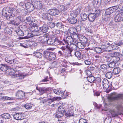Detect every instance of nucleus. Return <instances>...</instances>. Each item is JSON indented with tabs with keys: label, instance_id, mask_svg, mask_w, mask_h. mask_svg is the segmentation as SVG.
<instances>
[{
	"label": "nucleus",
	"instance_id": "obj_30",
	"mask_svg": "<svg viewBox=\"0 0 123 123\" xmlns=\"http://www.w3.org/2000/svg\"><path fill=\"white\" fill-rule=\"evenodd\" d=\"M111 7L107 9L105 11V14L106 15H109L111 14L114 12V10Z\"/></svg>",
	"mask_w": 123,
	"mask_h": 123
},
{
	"label": "nucleus",
	"instance_id": "obj_50",
	"mask_svg": "<svg viewBox=\"0 0 123 123\" xmlns=\"http://www.w3.org/2000/svg\"><path fill=\"white\" fill-rule=\"evenodd\" d=\"M94 14L96 17L99 16L100 14V10H96L95 12L93 13Z\"/></svg>",
	"mask_w": 123,
	"mask_h": 123
},
{
	"label": "nucleus",
	"instance_id": "obj_33",
	"mask_svg": "<svg viewBox=\"0 0 123 123\" xmlns=\"http://www.w3.org/2000/svg\"><path fill=\"white\" fill-rule=\"evenodd\" d=\"M80 17L81 19L83 21H85L88 18V16L86 13H83L80 14Z\"/></svg>",
	"mask_w": 123,
	"mask_h": 123
},
{
	"label": "nucleus",
	"instance_id": "obj_53",
	"mask_svg": "<svg viewBox=\"0 0 123 123\" xmlns=\"http://www.w3.org/2000/svg\"><path fill=\"white\" fill-rule=\"evenodd\" d=\"M15 31L19 36H22L24 35L23 32L20 30L16 31Z\"/></svg>",
	"mask_w": 123,
	"mask_h": 123
},
{
	"label": "nucleus",
	"instance_id": "obj_60",
	"mask_svg": "<svg viewBox=\"0 0 123 123\" xmlns=\"http://www.w3.org/2000/svg\"><path fill=\"white\" fill-rule=\"evenodd\" d=\"M79 123H87L86 120L83 118L80 119L79 121Z\"/></svg>",
	"mask_w": 123,
	"mask_h": 123
},
{
	"label": "nucleus",
	"instance_id": "obj_41",
	"mask_svg": "<svg viewBox=\"0 0 123 123\" xmlns=\"http://www.w3.org/2000/svg\"><path fill=\"white\" fill-rule=\"evenodd\" d=\"M8 70L9 75H12L14 77V75L15 74H14V73H15V71L14 69L13 68H9Z\"/></svg>",
	"mask_w": 123,
	"mask_h": 123
},
{
	"label": "nucleus",
	"instance_id": "obj_46",
	"mask_svg": "<svg viewBox=\"0 0 123 123\" xmlns=\"http://www.w3.org/2000/svg\"><path fill=\"white\" fill-rule=\"evenodd\" d=\"M32 105L30 103H28L24 105V107L25 108L27 109H31L32 107Z\"/></svg>",
	"mask_w": 123,
	"mask_h": 123
},
{
	"label": "nucleus",
	"instance_id": "obj_25",
	"mask_svg": "<svg viewBox=\"0 0 123 123\" xmlns=\"http://www.w3.org/2000/svg\"><path fill=\"white\" fill-rule=\"evenodd\" d=\"M101 2V0H94L93 4L94 6L98 7L100 6Z\"/></svg>",
	"mask_w": 123,
	"mask_h": 123
},
{
	"label": "nucleus",
	"instance_id": "obj_52",
	"mask_svg": "<svg viewBox=\"0 0 123 123\" xmlns=\"http://www.w3.org/2000/svg\"><path fill=\"white\" fill-rule=\"evenodd\" d=\"M36 3L37 5V7L38 9H41L42 7V6L40 3V1H37V2H35V4Z\"/></svg>",
	"mask_w": 123,
	"mask_h": 123
},
{
	"label": "nucleus",
	"instance_id": "obj_12",
	"mask_svg": "<svg viewBox=\"0 0 123 123\" xmlns=\"http://www.w3.org/2000/svg\"><path fill=\"white\" fill-rule=\"evenodd\" d=\"M68 31L70 33L72 34L73 36H75L77 34V30L74 27H70L69 28Z\"/></svg>",
	"mask_w": 123,
	"mask_h": 123
},
{
	"label": "nucleus",
	"instance_id": "obj_38",
	"mask_svg": "<svg viewBox=\"0 0 123 123\" xmlns=\"http://www.w3.org/2000/svg\"><path fill=\"white\" fill-rule=\"evenodd\" d=\"M94 50L97 53H100L102 52V50L100 47H95L94 48Z\"/></svg>",
	"mask_w": 123,
	"mask_h": 123
},
{
	"label": "nucleus",
	"instance_id": "obj_23",
	"mask_svg": "<svg viewBox=\"0 0 123 123\" xmlns=\"http://www.w3.org/2000/svg\"><path fill=\"white\" fill-rule=\"evenodd\" d=\"M9 67L6 65L2 64L1 65L0 67V70L3 71H6L7 70Z\"/></svg>",
	"mask_w": 123,
	"mask_h": 123
},
{
	"label": "nucleus",
	"instance_id": "obj_27",
	"mask_svg": "<svg viewBox=\"0 0 123 123\" xmlns=\"http://www.w3.org/2000/svg\"><path fill=\"white\" fill-rule=\"evenodd\" d=\"M114 20L115 21L117 22H118L122 21H123V20L119 13L117 14L115 17Z\"/></svg>",
	"mask_w": 123,
	"mask_h": 123
},
{
	"label": "nucleus",
	"instance_id": "obj_24",
	"mask_svg": "<svg viewBox=\"0 0 123 123\" xmlns=\"http://www.w3.org/2000/svg\"><path fill=\"white\" fill-rule=\"evenodd\" d=\"M41 102L45 105H47L51 104V103L52 102V101L51 100V98H49L47 100H44Z\"/></svg>",
	"mask_w": 123,
	"mask_h": 123
},
{
	"label": "nucleus",
	"instance_id": "obj_49",
	"mask_svg": "<svg viewBox=\"0 0 123 123\" xmlns=\"http://www.w3.org/2000/svg\"><path fill=\"white\" fill-rule=\"evenodd\" d=\"M17 12L16 14L15 13V14L16 15L17 14H18H18H19V13H20V14L19 15H19H23L24 14H23V12H24L25 11V10L24 9H22V10H21V9H19L18 10V11H17Z\"/></svg>",
	"mask_w": 123,
	"mask_h": 123
},
{
	"label": "nucleus",
	"instance_id": "obj_35",
	"mask_svg": "<svg viewBox=\"0 0 123 123\" xmlns=\"http://www.w3.org/2000/svg\"><path fill=\"white\" fill-rule=\"evenodd\" d=\"M2 117L5 119H9L11 117V116L9 114L5 113L1 115Z\"/></svg>",
	"mask_w": 123,
	"mask_h": 123
},
{
	"label": "nucleus",
	"instance_id": "obj_55",
	"mask_svg": "<svg viewBox=\"0 0 123 123\" xmlns=\"http://www.w3.org/2000/svg\"><path fill=\"white\" fill-rule=\"evenodd\" d=\"M58 8L60 10V11H63L66 10V8L63 5H60L59 6Z\"/></svg>",
	"mask_w": 123,
	"mask_h": 123
},
{
	"label": "nucleus",
	"instance_id": "obj_4",
	"mask_svg": "<svg viewBox=\"0 0 123 123\" xmlns=\"http://www.w3.org/2000/svg\"><path fill=\"white\" fill-rule=\"evenodd\" d=\"M77 48L76 45L73 44H70V47H69V52L68 54V56H72L71 53L74 52L77 49Z\"/></svg>",
	"mask_w": 123,
	"mask_h": 123
},
{
	"label": "nucleus",
	"instance_id": "obj_62",
	"mask_svg": "<svg viewBox=\"0 0 123 123\" xmlns=\"http://www.w3.org/2000/svg\"><path fill=\"white\" fill-rule=\"evenodd\" d=\"M116 63H114V62H110L109 64V66L111 68H113L115 66V65Z\"/></svg>",
	"mask_w": 123,
	"mask_h": 123
},
{
	"label": "nucleus",
	"instance_id": "obj_32",
	"mask_svg": "<svg viewBox=\"0 0 123 123\" xmlns=\"http://www.w3.org/2000/svg\"><path fill=\"white\" fill-rule=\"evenodd\" d=\"M5 60L6 62L10 64H14L16 63L15 61L16 60L14 59L10 60L9 58H6L5 59Z\"/></svg>",
	"mask_w": 123,
	"mask_h": 123
},
{
	"label": "nucleus",
	"instance_id": "obj_8",
	"mask_svg": "<svg viewBox=\"0 0 123 123\" xmlns=\"http://www.w3.org/2000/svg\"><path fill=\"white\" fill-rule=\"evenodd\" d=\"M42 17L44 19H47L49 21H51L53 18L52 16L49 13H43Z\"/></svg>",
	"mask_w": 123,
	"mask_h": 123
},
{
	"label": "nucleus",
	"instance_id": "obj_6",
	"mask_svg": "<svg viewBox=\"0 0 123 123\" xmlns=\"http://www.w3.org/2000/svg\"><path fill=\"white\" fill-rule=\"evenodd\" d=\"M24 114L21 113L15 114L13 115L14 118L17 120H21L24 119L25 117Z\"/></svg>",
	"mask_w": 123,
	"mask_h": 123
},
{
	"label": "nucleus",
	"instance_id": "obj_17",
	"mask_svg": "<svg viewBox=\"0 0 123 123\" xmlns=\"http://www.w3.org/2000/svg\"><path fill=\"white\" fill-rule=\"evenodd\" d=\"M39 30L44 33H45L47 31L48 29V26L45 25H44L41 27L39 28Z\"/></svg>",
	"mask_w": 123,
	"mask_h": 123
},
{
	"label": "nucleus",
	"instance_id": "obj_36",
	"mask_svg": "<svg viewBox=\"0 0 123 123\" xmlns=\"http://www.w3.org/2000/svg\"><path fill=\"white\" fill-rule=\"evenodd\" d=\"M60 49L62 50L64 53H66V51H68V53L69 52V47L68 45H66V46H62L61 47Z\"/></svg>",
	"mask_w": 123,
	"mask_h": 123
},
{
	"label": "nucleus",
	"instance_id": "obj_15",
	"mask_svg": "<svg viewBox=\"0 0 123 123\" xmlns=\"http://www.w3.org/2000/svg\"><path fill=\"white\" fill-rule=\"evenodd\" d=\"M25 96V93L22 91H18L16 93V96L19 99H22Z\"/></svg>",
	"mask_w": 123,
	"mask_h": 123
},
{
	"label": "nucleus",
	"instance_id": "obj_26",
	"mask_svg": "<svg viewBox=\"0 0 123 123\" xmlns=\"http://www.w3.org/2000/svg\"><path fill=\"white\" fill-rule=\"evenodd\" d=\"M87 80L88 81L91 83L94 82V81H95V78L93 76H89L87 78Z\"/></svg>",
	"mask_w": 123,
	"mask_h": 123
},
{
	"label": "nucleus",
	"instance_id": "obj_42",
	"mask_svg": "<svg viewBox=\"0 0 123 123\" xmlns=\"http://www.w3.org/2000/svg\"><path fill=\"white\" fill-rule=\"evenodd\" d=\"M4 32L6 34L9 35L12 34V31L11 29L7 27L4 29Z\"/></svg>",
	"mask_w": 123,
	"mask_h": 123
},
{
	"label": "nucleus",
	"instance_id": "obj_56",
	"mask_svg": "<svg viewBox=\"0 0 123 123\" xmlns=\"http://www.w3.org/2000/svg\"><path fill=\"white\" fill-rule=\"evenodd\" d=\"M111 120V117L106 118L104 121V123H110Z\"/></svg>",
	"mask_w": 123,
	"mask_h": 123
},
{
	"label": "nucleus",
	"instance_id": "obj_20",
	"mask_svg": "<svg viewBox=\"0 0 123 123\" xmlns=\"http://www.w3.org/2000/svg\"><path fill=\"white\" fill-rule=\"evenodd\" d=\"M96 17L94 14L91 13L88 15V19L90 21L92 22L95 20Z\"/></svg>",
	"mask_w": 123,
	"mask_h": 123
},
{
	"label": "nucleus",
	"instance_id": "obj_58",
	"mask_svg": "<svg viewBox=\"0 0 123 123\" xmlns=\"http://www.w3.org/2000/svg\"><path fill=\"white\" fill-rule=\"evenodd\" d=\"M117 45L115 44L113 45L112 44L111 45V47H112V50H116L118 49V47L117 46Z\"/></svg>",
	"mask_w": 123,
	"mask_h": 123
},
{
	"label": "nucleus",
	"instance_id": "obj_34",
	"mask_svg": "<svg viewBox=\"0 0 123 123\" xmlns=\"http://www.w3.org/2000/svg\"><path fill=\"white\" fill-rule=\"evenodd\" d=\"M101 70L104 73L105 72L107 71V66L106 65L102 64L100 66Z\"/></svg>",
	"mask_w": 123,
	"mask_h": 123
},
{
	"label": "nucleus",
	"instance_id": "obj_10",
	"mask_svg": "<svg viewBox=\"0 0 123 123\" xmlns=\"http://www.w3.org/2000/svg\"><path fill=\"white\" fill-rule=\"evenodd\" d=\"M73 36H69V34L67 35V36L66 38V40L65 39H63V41L64 42V43H65V44H68L69 43H71L72 42V41L73 40Z\"/></svg>",
	"mask_w": 123,
	"mask_h": 123
},
{
	"label": "nucleus",
	"instance_id": "obj_2",
	"mask_svg": "<svg viewBox=\"0 0 123 123\" xmlns=\"http://www.w3.org/2000/svg\"><path fill=\"white\" fill-rule=\"evenodd\" d=\"M20 14H18V15L17 14H16V16H14L16 17L15 19L13 20V18L10 19L7 22V23L9 24H12L18 26L20 23V21H23L21 19L22 18L21 17H19V15Z\"/></svg>",
	"mask_w": 123,
	"mask_h": 123
},
{
	"label": "nucleus",
	"instance_id": "obj_45",
	"mask_svg": "<svg viewBox=\"0 0 123 123\" xmlns=\"http://www.w3.org/2000/svg\"><path fill=\"white\" fill-rule=\"evenodd\" d=\"M77 48L80 49H83L84 48V46L82 43L80 42H78V43H77Z\"/></svg>",
	"mask_w": 123,
	"mask_h": 123
},
{
	"label": "nucleus",
	"instance_id": "obj_7",
	"mask_svg": "<svg viewBox=\"0 0 123 123\" xmlns=\"http://www.w3.org/2000/svg\"><path fill=\"white\" fill-rule=\"evenodd\" d=\"M120 60V58L115 56L110 57L108 58L107 61L110 62H114L116 63Z\"/></svg>",
	"mask_w": 123,
	"mask_h": 123
},
{
	"label": "nucleus",
	"instance_id": "obj_54",
	"mask_svg": "<svg viewBox=\"0 0 123 123\" xmlns=\"http://www.w3.org/2000/svg\"><path fill=\"white\" fill-rule=\"evenodd\" d=\"M66 115L69 116H72L73 115V113L71 111H66L65 112Z\"/></svg>",
	"mask_w": 123,
	"mask_h": 123
},
{
	"label": "nucleus",
	"instance_id": "obj_29",
	"mask_svg": "<svg viewBox=\"0 0 123 123\" xmlns=\"http://www.w3.org/2000/svg\"><path fill=\"white\" fill-rule=\"evenodd\" d=\"M25 77V76L22 74L20 73H18V74H16L14 75V78L18 77V79H22Z\"/></svg>",
	"mask_w": 123,
	"mask_h": 123
},
{
	"label": "nucleus",
	"instance_id": "obj_1",
	"mask_svg": "<svg viewBox=\"0 0 123 123\" xmlns=\"http://www.w3.org/2000/svg\"><path fill=\"white\" fill-rule=\"evenodd\" d=\"M17 12L16 10H12V8L7 7H5L3 9L2 13L8 21L11 19H13L14 16H16L15 13L16 14Z\"/></svg>",
	"mask_w": 123,
	"mask_h": 123
},
{
	"label": "nucleus",
	"instance_id": "obj_19",
	"mask_svg": "<svg viewBox=\"0 0 123 123\" xmlns=\"http://www.w3.org/2000/svg\"><path fill=\"white\" fill-rule=\"evenodd\" d=\"M67 108V106L63 105L59 107L58 108V110L64 114L65 112L66 111Z\"/></svg>",
	"mask_w": 123,
	"mask_h": 123
},
{
	"label": "nucleus",
	"instance_id": "obj_37",
	"mask_svg": "<svg viewBox=\"0 0 123 123\" xmlns=\"http://www.w3.org/2000/svg\"><path fill=\"white\" fill-rule=\"evenodd\" d=\"M33 54H34V55L36 57L38 58H41L42 56V54L39 52L37 51L34 52L33 53Z\"/></svg>",
	"mask_w": 123,
	"mask_h": 123
},
{
	"label": "nucleus",
	"instance_id": "obj_16",
	"mask_svg": "<svg viewBox=\"0 0 123 123\" xmlns=\"http://www.w3.org/2000/svg\"><path fill=\"white\" fill-rule=\"evenodd\" d=\"M36 89L39 91L41 95L42 94L48 90V88L43 87H39L38 86L36 87Z\"/></svg>",
	"mask_w": 123,
	"mask_h": 123
},
{
	"label": "nucleus",
	"instance_id": "obj_3",
	"mask_svg": "<svg viewBox=\"0 0 123 123\" xmlns=\"http://www.w3.org/2000/svg\"><path fill=\"white\" fill-rule=\"evenodd\" d=\"M43 56L47 59L53 60L56 59L55 54L52 52H49L45 51L44 52Z\"/></svg>",
	"mask_w": 123,
	"mask_h": 123
},
{
	"label": "nucleus",
	"instance_id": "obj_22",
	"mask_svg": "<svg viewBox=\"0 0 123 123\" xmlns=\"http://www.w3.org/2000/svg\"><path fill=\"white\" fill-rule=\"evenodd\" d=\"M79 13V11L77 10L71 12L70 15L72 17L74 18L77 16Z\"/></svg>",
	"mask_w": 123,
	"mask_h": 123
},
{
	"label": "nucleus",
	"instance_id": "obj_14",
	"mask_svg": "<svg viewBox=\"0 0 123 123\" xmlns=\"http://www.w3.org/2000/svg\"><path fill=\"white\" fill-rule=\"evenodd\" d=\"M48 12L50 13L51 15L55 16L58 15L59 13V11L57 9H49Z\"/></svg>",
	"mask_w": 123,
	"mask_h": 123
},
{
	"label": "nucleus",
	"instance_id": "obj_48",
	"mask_svg": "<svg viewBox=\"0 0 123 123\" xmlns=\"http://www.w3.org/2000/svg\"><path fill=\"white\" fill-rule=\"evenodd\" d=\"M74 36H73V40L72 41V42H71L70 43V44H73L77 45V43H78V42L77 41V40L78 39H75Z\"/></svg>",
	"mask_w": 123,
	"mask_h": 123
},
{
	"label": "nucleus",
	"instance_id": "obj_9",
	"mask_svg": "<svg viewBox=\"0 0 123 123\" xmlns=\"http://www.w3.org/2000/svg\"><path fill=\"white\" fill-rule=\"evenodd\" d=\"M75 39H78L80 41H82L83 42H85L87 41V39L86 37L80 34H77L74 36Z\"/></svg>",
	"mask_w": 123,
	"mask_h": 123
},
{
	"label": "nucleus",
	"instance_id": "obj_11",
	"mask_svg": "<svg viewBox=\"0 0 123 123\" xmlns=\"http://www.w3.org/2000/svg\"><path fill=\"white\" fill-rule=\"evenodd\" d=\"M25 8L29 11H31L34 9L33 5L30 2H27L25 5Z\"/></svg>",
	"mask_w": 123,
	"mask_h": 123
},
{
	"label": "nucleus",
	"instance_id": "obj_63",
	"mask_svg": "<svg viewBox=\"0 0 123 123\" xmlns=\"http://www.w3.org/2000/svg\"><path fill=\"white\" fill-rule=\"evenodd\" d=\"M56 25L58 28H61L62 26V24L61 22H60L57 23L56 24Z\"/></svg>",
	"mask_w": 123,
	"mask_h": 123
},
{
	"label": "nucleus",
	"instance_id": "obj_61",
	"mask_svg": "<svg viewBox=\"0 0 123 123\" xmlns=\"http://www.w3.org/2000/svg\"><path fill=\"white\" fill-rule=\"evenodd\" d=\"M115 44L118 46H120L122 44H123V40H121L118 42H115Z\"/></svg>",
	"mask_w": 123,
	"mask_h": 123
},
{
	"label": "nucleus",
	"instance_id": "obj_40",
	"mask_svg": "<svg viewBox=\"0 0 123 123\" xmlns=\"http://www.w3.org/2000/svg\"><path fill=\"white\" fill-rule=\"evenodd\" d=\"M62 92L60 89H54L53 90L55 94L58 95L62 94Z\"/></svg>",
	"mask_w": 123,
	"mask_h": 123
},
{
	"label": "nucleus",
	"instance_id": "obj_47",
	"mask_svg": "<svg viewBox=\"0 0 123 123\" xmlns=\"http://www.w3.org/2000/svg\"><path fill=\"white\" fill-rule=\"evenodd\" d=\"M105 77L108 79L111 78L112 76V74L110 72H107L105 74Z\"/></svg>",
	"mask_w": 123,
	"mask_h": 123
},
{
	"label": "nucleus",
	"instance_id": "obj_59",
	"mask_svg": "<svg viewBox=\"0 0 123 123\" xmlns=\"http://www.w3.org/2000/svg\"><path fill=\"white\" fill-rule=\"evenodd\" d=\"M58 64V63L56 62L55 61L54 62L51 64V68H54L56 67L57 66Z\"/></svg>",
	"mask_w": 123,
	"mask_h": 123
},
{
	"label": "nucleus",
	"instance_id": "obj_57",
	"mask_svg": "<svg viewBox=\"0 0 123 123\" xmlns=\"http://www.w3.org/2000/svg\"><path fill=\"white\" fill-rule=\"evenodd\" d=\"M92 72L90 71L88 69L86 70L85 72V74L88 76L91 75Z\"/></svg>",
	"mask_w": 123,
	"mask_h": 123
},
{
	"label": "nucleus",
	"instance_id": "obj_5",
	"mask_svg": "<svg viewBox=\"0 0 123 123\" xmlns=\"http://www.w3.org/2000/svg\"><path fill=\"white\" fill-rule=\"evenodd\" d=\"M30 26L29 27V29L32 32H37L38 30V27L37 26V25L33 23H31L30 24Z\"/></svg>",
	"mask_w": 123,
	"mask_h": 123
},
{
	"label": "nucleus",
	"instance_id": "obj_31",
	"mask_svg": "<svg viewBox=\"0 0 123 123\" xmlns=\"http://www.w3.org/2000/svg\"><path fill=\"white\" fill-rule=\"evenodd\" d=\"M48 38L46 36H43L40 37L39 38V39L42 43H47Z\"/></svg>",
	"mask_w": 123,
	"mask_h": 123
},
{
	"label": "nucleus",
	"instance_id": "obj_39",
	"mask_svg": "<svg viewBox=\"0 0 123 123\" xmlns=\"http://www.w3.org/2000/svg\"><path fill=\"white\" fill-rule=\"evenodd\" d=\"M69 23L72 24H74L77 22V19L75 18H70L68 19Z\"/></svg>",
	"mask_w": 123,
	"mask_h": 123
},
{
	"label": "nucleus",
	"instance_id": "obj_21",
	"mask_svg": "<svg viewBox=\"0 0 123 123\" xmlns=\"http://www.w3.org/2000/svg\"><path fill=\"white\" fill-rule=\"evenodd\" d=\"M54 45L57 46L58 45H64V42L63 41V40L62 41H60L58 39H54Z\"/></svg>",
	"mask_w": 123,
	"mask_h": 123
},
{
	"label": "nucleus",
	"instance_id": "obj_44",
	"mask_svg": "<svg viewBox=\"0 0 123 123\" xmlns=\"http://www.w3.org/2000/svg\"><path fill=\"white\" fill-rule=\"evenodd\" d=\"M54 39H48L47 43L48 45H53L54 44Z\"/></svg>",
	"mask_w": 123,
	"mask_h": 123
},
{
	"label": "nucleus",
	"instance_id": "obj_51",
	"mask_svg": "<svg viewBox=\"0 0 123 123\" xmlns=\"http://www.w3.org/2000/svg\"><path fill=\"white\" fill-rule=\"evenodd\" d=\"M74 54L75 56L78 58H80L81 56V54L79 51H76L74 53Z\"/></svg>",
	"mask_w": 123,
	"mask_h": 123
},
{
	"label": "nucleus",
	"instance_id": "obj_18",
	"mask_svg": "<svg viewBox=\"0 0 123 123\" xmlns=\"http://www.w3.org/2000/svg\"><path fill=\"white\" fill-rule=\"evenodd\" d=\"M103 85L104 87L105 88H108L109 87L108 80L106 79H103L102 81Z\"/></svg>",
	"mask_w": 123,
	"mask_h": 123
},
{
	"label": "nucleus",
	"instance_id": "obj_43",
	"mask_svg": "<svg viewBox=\"0 0 123 123\" xmlns=\"http://www.w3.org/2000/svg\"><path fill=\"white\" fill-rule=\"evenodd\" d=\"M120 71V70L119 68H115L113 70V73L114 74H117L119 73Z\"/></svg>",
	"mask_w": 123,
	"mask_h": 123
},
{
	"label": "nucleus",
	"instance_id": "obj_13",
	"mask_svg": "<svg viewBox=\"0 0 123 123\" xmlns=\"http://www.w3.org/2000/svg\"><path fill=\"white\" fill-rule=\"evenodd\" d=\"M112 98L113 100H116L119 98H122L123 97V95L121 94H117L115 92L113 94Z\"/></svg>",
	"mask_w": 123,
	"mask_h": 123
},
{
	"label": "nucleus",
	"instance_id": "obj_28",
	"mask_svg": "<svg viewBox=\"0 0 123 123\" xmlns=\"http://www.w3.org/2000/svg\"><path fill=\"white\" fill-rule=\"evenodd\" d=\"M55 116L57 118H59L62 117L64 115V114L58 110L55 114Z\"/></svg>",
	"mask_w": 123,
	"mask_h": 123
},
{
	"label": "nucleus",
	"instance_id": "obj_64",
	"mask_svg": "<svg viewBox=\"0 0 123 123\" xmlns=\"http://www.w3.org/2000/svg\"><path fill=\"white\" fill-rule=\"evenodd\" d=\"M121 12L120 13H119V14L121 17L122 19L123 20V6H122L121 9Z\"/></svg>",
	"mask_w": 123,
	"mask_h": 123
}]
</instances>
